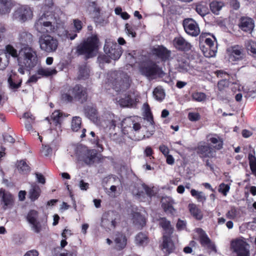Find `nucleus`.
Wrapping results in <instances>:
<instances>
[{
	"label": "nucleus",
	"mask_w": 256,
	"mask_h": 256,
	"mask_svg": "<svg viewBox=\"0 0 256 256\" xmlns=\"http://www.w3.org/2000/svg\"><path fill=\"white\" fill-rule=\"evenodd\" d=\"M38 62L37 52L31 46H25L19 50L18 70L21 74H24L26 70L30 72L33 70Z\"/></svg>",
	"instance_id": "nucleus-1"
},
{
	"label": "nucleus",
	"mask_w": 256,
	"mask_h": 256,
	"mask_svg": "<svg viewBox=\"0 0 256 256\" xmlns=\"http://www.w3.org/2000/svg\"><path fill=\"white\" fill-rule=\"evenodd\" d=\"M88 98L87 88L80 84H76L74 86H64L60 92L61 100L66 103H70L75 100L84 104L87 101Z\"/></svg>",
	"instance_id": "nucleus-2"
},
{
	"label": "nucleus",
	"mask_w": 256,
	"mask_h": 256,
	"mask_svg": "<svg viewBox=\"0 0 256 256\" xmlns=\"http://www.w3.org/2000/svg\"><path fill=\"white\" fill-rule=\"evenodd\" d=\"M100 40L96 34H92L82 42L76 48V54L84 56L86 60L96 56L99 49Z\"/></svg>",
	"instance_id": "nucleus-3"
},
{
	"label": "nucleus",
	"mask_w": 256,
	"mask_h": 256,
	"mask_svg": "<svg viewBox=\"0 0 256 256\" xmlns=\"http://www.w3.org/2000/svg\"><path fill=\"white\" fill-rule=\"evenodd\" d=\"M116 92L126 91L128 89L132 83V80L127 74L114 72L110 74L108 78Z\"/></svg>",
	"instance_id": "nucleus-4"
},
{
	"label": "nucleus",
	"mask_w": 256,
	"mask_h": 256,
	"mask_svg": "<svg viewBox=\"0 0 256 256\" xmlns=\"http://www.w3.org/2000/svg\"><path fill=\"white\" fill-rule=\"evenodd\" d=\"M56 18L52 13H44L34 24L36 30L40 33H47L52 25L54 24Z\"/></svg>",
	"instance_id": "nucleus-5"
},
{
	"label": "nucleus",
	"mask_w": 256,
	"mask_h": 256,
	"mask_svg": "<svg viewBox=\"0 0 256 256\" xmlns=\"http://www.w3.org/2000/svg\"><path fill=\"white\" fill-rule=\"evenodd\" d=\"M49 33L42 34L39 38V44L40 49L46 52H56L58 48V41Z\"/></svg>",
	"instance_id": "nucleus-6"
},
{
	"label": "nucleus",
	"mask_w": 256,
	"mask_h": 256,
	"mask_svg": "<svg viewBox=\"0 0 256 256\" xmlns=\"http://www.w3.org/2000/svg\"><path fill=\"white\" fill-rule=\"evenodd\" d=\"M139 70L141 74L147 78H152L163 74L162 68L153 61L142 63L139 66Z\"/></svg>",
	"instance_id": "nucleus-7"
},
{
	"label": "nucleus",
	"mask_w": 256,
	"mask_h": 256,
	"mask_svg": "<svg viewBox=\"0 0 256 256\" xmlns=\"http://www.w3.org/2000/svg\"><path fill=\"white\" fill-rule=\"evenodd\" d=\"M104 50L106 54L114 60H118L122 53V48L110 38L106 40Z\"/></svg>",
	"instance_id": "nucleus-8"
},
{
	"label": "nucleus",
	"mask_w": 256,
	"mask_h": 256,
	"mask_svg": "<svg viewBox=\"0 0 256 256\" xmlns=\"http://www.w3.org/2000/svg\"><path fill=\"white\" fill-rule=\"evenodd\" d=\"M194 150L203 161L206 158H212L216 156V152L214 148L204 142H198Z\"/></svg>",
	"instance_id": "nucleus-9"
},
{
	"label": "nucleus",
	"mask_w": 256,
	"mask_h": 256,
	"mask_svg": "<svg viewBox=\"0 0 256 256\" xmlns=\"http://www.w3.org/2000/svg\"><path fill=\"white\" fill-rule=\"evenodd\" d=\"M230 60L234 64L244 60L246 57L244 48L242 45L235 44L230 47L228 50Z\"/></svg>",
	"instance_id": "nucleus-10"
},
{
	"label": "nucleus",
	"mask_w": 256,
	"mask_h": 256,
	"mask_svg": "<svg viewBox=\"0 0 256 256\" xmlns=\"http://www.w3.org/2000/svg\"><path fill=\"white\" fill-rule=\"evenodd\" d=\"M196 232L198 234V237L196 240L199 242L202 247L211 250H216L214 244L212 242L206 232L202 228H197L196 230Z\"/></svg>",
	"instance_id": "nucleus-11"
},
{
	"label": "nucleus",
	"mask_w": 256,
	"mask_h": 256,
	"mask_svg": "<svg viewBox=\"0 0 256 256\" xmlns=\"http://www.w3.org/2000/svg\"><path fill=\"white\" fill-rule=\"evenodd\" d=\"M182 26L185 32L192 36H196L200 34V28L197 22L192 18L184 20Z\"/></svg>",
	"instance_id": "nucleus-12"
},
{
	"label": "nucleus",
	"mask_w": 256,
	"mask_h": 256,
	"mask_svg": "<svg viewBox=\"0 0 256 256\" xmlns=\"http://www.w3.org/2000/svg\"><path fill=\"white\" fill-rule=\"evenodd\" d=\"M32 16V10L30 6L26 5L18 7L14 13V18L22 22L31 19Z\"/></svg>",
	"instance_id": "nucleus-13"
},
{
	"label": "nucleus",
	"mask_w": 256,
	"mask_h": 256,
	"mask_svg": "<svg viewBox=\"0 0 256 256\" xmlns=\"http://www.w3.org/2000/svg\"><path fill=\"white\" fill-rule=\"evenodd\" d=\"M246 242L240 239H237L232 242L231 247L236 256H250V252L246 248Z\"/></svg>",
	"instance_id": "nucleus-14"
},
{
	"label": "nucleus",
	"mask_w": 256,
	"mask_h": 256,
	"mask_svg": "<svg viewBox=\"0 0 256 256\" xmlns=\"http://www.w3.org/2000/svg\"><path fill=\"white\" fill-rule=\"evenodd\" d=\"M47 33H54L62 39H64V36H66L68 33L64 22L60 18H56L54 24L52 26Z\"/></svg>",
	"instance_id": "nucleus-15"
},
{
	"label": "nucleus",
	"mask_w": 256,
	"mask_h": 256,
	"mask_svg": "<svg viewBox=\"0 0 256 256\" xmlns=\"http://www.w3.org/2000/svg\"><path fill=\"white\" fill-rule=\"evenodd\" d=\"M153 55L160 58L162 62H166L169 60L171 52L162 45L158 46L152 49Z\"/></svg>",
	"instance_id": "nucleus-16"
},
{
	"label": "nucleus",
	"mask_w": 256,
	"mask_h": 256,
	"mask_svg": "<svg viewBox=\"0 0 256 256\" xmlns=\"http://www.w3.org/2000/svg\"><path fill=\"white\" fill-rule=\"evenodd\" d=\"M238 26L243 32L251 34L254 28V22L251 18L242 16L239 20Z\"/></svg>",
	"instance_id": "nucleus-17"
},
{
	"label": "nucleus",
	"mask_w": 256,
	"mask_h": 256,
	"mask_svg": "<svg viewBox=\"0 0 256 256\" xmlns=\"http://www.w3.org/2000/svg\"><path fill=\"white\" fill-rule=\"evenodd\" d=\"M0 195L2 196V201L4 204L2 208L4 210L11 208L14 204V197L9 192H6L2 188L0 189Z\"/></svg>",
	"instance_id": "nucleus-18"
},
{
	"label": "nucleus",
	"mask_w": 256,
	"mask_h": 256,
	"mask_svg": "<svg viewBox=\"0 0 256 256\" xmlns=\"http://www.w3.org/2000/svg\"><path fill=\"white\" fill-rule=\"evenodd\" d=\"M114 240L115 243V249L122 250L127 244V238L126 234L122 232H116L114 234Z\"/></svg>",
	"instance_id": "nucleus-19"
},
{
	"label": "nucleus",
	"mask_w": 256,
	"mask_h": 256,
	"mask_svg": "<svg viewBox=\"0 0 256 256\" xmlns=\"http://www.w3.org/2000/svg\"><path fill=\"white\" fill-rule=\"evenodd\" d=\"M173 44L176 50L181 52H188L192 47L190 44L182 36L175 38L173 40Z\"/></svg>",
	"instance_id": "nucleus-20"
},
{
	"label": "nucleus",
	"mask_w": 256,
	"mask_h": 256,
	"mask_svg": "<svg viewBox=\"0 0 256 256\" xmlns=\"http://www.w3.org/2000/svg\"><path fill=\"white\" fill-rule=\"evenodd\" d=\"M209 141L213 144L212 148L216 152V150H220L224 148V139L218 134H210L206 136Z\"/></svg>",
	"instance_id": "nucleus-21"
},
{
	"label": "nucleus",
	"mask_w": 256,
	"mask_h": 256,
	"mask_svg": "<svg viewBox=\"0 0 256 256\" xmlns=\"http://www.w3.org/2000/svg\"><path fill=\"white\" fill-rule=\"evenodd\" d=\"M22 80L16 72L10 74L8 79V86L14 92L16 91L22 86Z\"/></svg>",
	"instance_id": "nucleus-22"
},
{
	"label": "nucleus",
	"mask_w": 256,
	"mask_h": 256,
	"mask_svg": "<svg viewBox=\"0 0 256 256\" xmlns=\"http://www.w3.org/2000/svg\"><path fill=\"white\" fill-rule=\"evenodd\" d=\"M96 156L95 150H89L86 147L83 153L82 159L86 164H92L94 162Z\"/></svg>",
	"instance_id": "nucleus-23"
},
{
	"label": "nucleus",
	"mask_w": 256,
	"mask_h": 256,
	"mask_svg": "<svg viewBox=\"0 0 256 256\" xmlns=\"http://www.w3.org/2000/svg\"><path fill=\"white\" fill-rule=\"evenodd\" d=\"M42 193V190L40 186L36 182H33L30 184V188L28 191V198L32 202H34L40 196Z\"/></svg>",
	"instance_id": "nucleus-24"
},
{
	"label": "nucleus",
	"mask_w": 256,
	"mask_h": 256,
	"mask_svg": "<svg viewBox=\"0 0 256 256\" xmlns=\"http://www.w3.org/2000/svg\"><path fill=\"white\" fill-rule=\"evenodd\" d=\"M188 208L190 214L194 219L200 220L203 218V213L196 204L194 203L189 204H188Z\"/></svg>",
	"instance_id": "nucleus-25"
},
{
	"label": "nucleus",
	"mask_w": 256,
	"mask_h": 256,
	"mask_svg": "<svg viewBox=\"0 0 256 256\" xmlns=\"http://www.w3.org/2000/svg\"><path fill=\"white\" fill-rule=\"evenodd\" d=\"M61 118L62 115L58 112H54L52 113L50 117V120L49 122L52 126H54V128L56 130H61Z\"/></svg>",
	"instance_id": "nucleus-26"
},
{
	"label": "nucleus",
	"mask_w": 256,
	"mask_h": 256,
	"mask_svg": "<svg viewBox=\"0 0 256 256\" xmlns=\"http://www.w3.org/2000/svg\"><path fill=\"white\" fill-rule=\"evenodd\" d=\"M58 72L56 68H50L40 67L37 70L36 74L41 78H48L57 74Z\"/></svg>",
	"instance_id": "nucleus-27"
},
{
	"label": "nucleus",
	"mask_w": 256,
	"mask_h": 256,
	"mask_svg": "<svg viewBox=\"0 0 256 256\" xmlns=\"http://www.w3.org/2000/svg\"><path fill=\"white\" fill-rule=\"evenodd\" d=\"M19 42L23 47L25 46H28L33 40V36L30 32L26 31H22L20 32L18 37Z\"/></svg>",
	"instance_id": "nucleus-28"
},
{
	"label": "nucleus",
	"mask_w": 256,
	"mask_h": 256,
	"mask_svg": "<svg viewBox=\"0 0 256 256\" xmlns=\"http://www.w3.org/2000/svg\"><path fill=\"white\" fill-rule=\"evenodd\" d=\"M16 166L18 172L21 174L28 175L31 170V168L26 163V160L18 161Z\"/></svg>",
	"instance_id": "nucleus-29"
},
{
	"label": "nucleus",
	"mask_w": 256,
	"mask_h": 256,
	"mask_svg": "<svg viewBox=\"0 0 256 256\" xmlns=\"http://www.w3.org/2000/svg\"><path fill=\"white\" fill-rule=\"evenodd\" d=\"M134 241L138 246H145L149 242V238L147 234L140 232L135 236Z\"/></svg>",
	"instance_id": "nucleus-30"
},
{
	"label": "nucleus",
	"mask_w": 256,
	"mask_h": 256,
	"mask_svg": "<svg viewBox=\"0 0 256 256\" xmlns=\"http://www.w3.org/2000/svg\"><path fill=\"white\" fill-rule=\"evenodd\" d=\"M13 6L12 0H0V14L9 13Z\"/></svg>",
	"instance_id": "nucleus-31"
},
{
	"label": "nucleus",
	"mask_w": 256,
	"mask_h": 256,
	"mask_svg": "<svg viewBox=\"0 0 256 256\" xmlns=\"http://www.w3.org/2000/svg\"><path fill=\"white\" fill-rule=\"evenodd\" d=\"M163 249H165L168 254L172 253L174 249V246L170 238L166 236H163L162 244Z\"/></svg>",
	"instance_id": "nucleus-32"
},
{
	"label": "nucleus",
	"mask_w": 256,
	"mask_h": 256,
	"mask_svg": "<svg viewBox=\"0 0 256 256\" xmlns=\"http://www.w3.org/2000/svg\"><path fill=\"white\" fill-rule=\"evenodd\" d=\"M116 225V219L108 218V214L104 215L102 219V226L105 228L110 229L115 228Z\"/></svg>",
	"instance_id": "nucleus-33"
},
{
	"label": "nucleus",
	"mask_w": 256,
	"mask_h": 256,
	"mask_svg": "<svg viewBox=\"0 0 256 256\" xmlns=\"http://www.w3.org/2000/svg\"><path fill=\"white\" fill-rule=\"evenodd\" d=\"M245 46L248 54L256 59V42L248 40L246 42Z\"/></svg>",
	"instance_id": "nucleus-34"
},
{
	"label": "nucleus",
	"mask_w": 256,
	"mask_h": 256,
	"mask_svg": "<svg viewBox=\"0 0 256 256\" xmlns=\"http://www.w3.org/2000/svg\"><path fill=\"white\" fill-rule=\"evenodd\" d=\"M205 35L206 34H204L200 35L199 37L200 42L201 43L204 42L208 46L206 48H208L210 50L212 51L214 54H215L216 50H214L215 48L214 46V41L210 38H206Z\"/></svg>",
	"instance_id": "nucleus-35"
},
{
	"label": "nucleus",
	"mask_w": 256,
	"mask_h": 256,
	"mask_svg": "<svg viewBox=\"0 0 256 256\" xmlns=\"http://www.w3.org/2000/svg\"><path fill=\"white\" fill-rule=\"evenodd\" d=\"M134 224L142 228L146 224V220L145 218L142 216L140 212H136L133 216Z\"/></svg>",
	"instance_id": "nucleus-36"
},
{
	"label": "nucleus",
	"mask_w": 256,
	"mask_h": 256,
	"mask_svg": "<svg viewBox=\"0 0 256 256\" xmlns=\"http://www.w3.org/2000/svg\"><path fill=\"white\" fill-rule=\"evenodd\" d=\"M253 152L254 154H248V159L252 173L256 177V157L254 156L255 152L254 151Z\"/></svg>",
	"instance_id": "nucleus-37"
},
{
	"label": "nucleus",
	"mask_w": 256,
	"mask_h": 256,
	"mask_svg": "<svg viewBox=\"0 0 256 256\" xmlns=\"http://www.w3.org/2000/svg\"><path fill=\"white\" fill-rule=\"evenodd\" d=\"M119 104L122 106H130L134 104V100L130 94H126L124 98L120 99Z\"/></svg>",
	"instance_id": "nucleus-38"
},
{
	"label": "nucleus",
	"mask_w": 256,
	"mask_h": 256,
	"mask_svg": "<svg viewBox=\"0 0 256 256\" xmlns=\"http://www.w3.org/2000/svg\"><path fill=\"white\" fill-rule=\"evenodd\" d=\"M190 194L198 202L204 203L206 200V198L202 192H198L194 189H192L190 190Z\"/></svg>",
	"instance_id": "nucleus-39"
},
{
	"label": "nucleus",
	"mask_w": 256,
	"mask_h": 256,
	"mask_svg": "<svg viewBox=\"0 0 256 256\" xmlns=\"http://www.w3.org/2000/svg\"><path fill=\"white\" fill-rule=\"evenodd\" d=\"M134 119L132 117H128L124 118L120 123L121 127L123 130H127L126 128H132Z\"/></svg>",
	"instance_id": "nucleus-40"
},
{
	"label": "nucleus",
	"mask_w": 256,
	"mask_h": 256,
	"mask_svg": "<svg viewBox=\"0 0 256 256\" xmlns=\"http://www.w3.org/2000/svg\"><path fill=\"white\" fill-rule=\"evenodd\" d=\"M85 112L86 114L90 120H94L97 119L98 112L96 108L88 106L85 108Z\"/></svg>",
	"instance_id": "nucleus-41"
},
{
	"label": "nucleus",
	"mask_w": 256,
	"mask_h": 256,
	"mask_svg": "<svg viewBox=\"0 0 256 256\" xmlns=\"http://www.w3.org/2000/svg\"><path fill=\"white\" fill-rule=\"evenodd\" d=\"M38 212L34 210H31L27 214L26 220L30 224H33L34 222L38 221Z\"/></svg>",
	"instance_id": "nucleus-42"
},
{
	"label": "nucleus",
	"mask_w": 256,
	"mask_h": 256,
	"mask_svg": "<svg viewBox=\"0 0 256 256\" xmlns=\"http://www.w3.org/2000/svg\"><path fill=\"white\" fill-rule=\"evenodd\" d=\"M110 120L109 121L108 126L110 129L114 130L116 125L118 124L120 122V118L114 114H110Z\"/></svg>",
	"instance_id": "nucleus-43"
},
{
	"label": "nucleus",
	"mask_w": 256,
	"mask_h": 256,
	"mask_svg": "<svg viewBox=\"0 0 256 256\" xmlns=\"http://www.w3.org/2000/svg\"><path fill=\"white\" fill-rule=\"evenodd\" d=\"M162 206L164 212L167 214H170L174 216L176 212V210L170 202H164L162 204Z\"/></svg>",
	"instance_id": "nucleus-44"
},
{
	"label": "nucleus",
	"mask_w": 256,
	"mask_h": 256,
	"mask_svg": "<svg viewBox=\"0 0 256 256\" xmlns=\"http://www.w3.org/2000/svg\"><path fill=\"white\" fill-rule=\"evenodd\" d=\"M82 119L79 116L74 117L72 122V129L73 131L77 132L80 128Z\"/></svg>",
	"instance_id": "nucleus-45"
},
{
	"label": "nucleus",
	"mask_w": 256,
	"mask_h": 256,
	"mask_svg": "<svg viewBox=\"0 0 256 256\" xmlns=\"http://www.w3.org/2000/svg\"><path fill=\"white\" fill-rule=\"evenodd\" d=\"M158 222L159 226L162 227L164 230L166 231L170 228V222L166 218H160L158 219Z\"/></svg>",
	"instance_id": "nucleus-46"
},
{
	"label": "nucleus",
	"mask_w": 256,
	"mask_h": 256,
	"mask_svg": "<svg viewBox=\"0 0 256 256\" xmlns=\"http://www.w3.org/2000/svg\"><path fill=\"white\" fill-rule=\"evenodd\" d=\"M5 51L6 54L10 55L13 58H17L18 59L19 56V52H18V50L10 44L6 46Z\"/></svg>",
	"instance_id": "nucleus-47"
},
{
	"label": "nucleus",
	"mask_w": 256,
	"mask_h": 256,
	"mask_svg": "<svg viewBox=\"0 0 256 256\" xmlns=\"http://www.w3.org/2000/svg\"><path fill=\"white\" fill-rule=\"evenodd\" d=\"M210 9L211 11L214 14H218V12L222 8V4L218 2H212L210 4Z\"/></svg>",
	"instance_id": "nucleus-48"
},
{
	"label": "nucleus",
	"mask_w": 256,
	"mask_h": 256,
	"mask_svg": "<svg viewBox=\"0 0 256 256\" xmlns=\"http://www.w3.org/2000/svg\"><path fill=\"white\" fill-rule=\"evenodd\" d=\"M192 100L198 102L204 101L206 98V95L202 92H194L192 94Z\"/></svg>",
	"instance_id": "nucleus-49"
},
{
	"label": "nucleus",
	"mask_w": 256,
	"mask_h": 256,
	"mask_svg": "<svg viewBox=\"0 0 256 256\" xmlns=\"http://www.w3.org/2000/svg\"><path fill=\"white\" fill-rule=\"evenodd\" d=\"M196 11L201 16H204L207 14L208 8L206 6L202 4H198L196 5Z\"/></svg>",
	"instance_id": "nucleus-50"
},
{
	"label": "nucleus",
	"mask_w": 256,
	"mask_h": 256,
	"mask_svg": "<svg viewBox=\"0 0 256 256\" xmlns=\"http://www.w3.org/2000/svg\"><path fill=\"white\" fill-rule=\"evenodd\" d=\"M89 74L86 66H80L78 70V78L80 79H86Z\"/></svg>",
	"instance_id": "nucleus-51"
},
{
	"label": "nucleus",
	"mask_w": 256,
	"mask_h": 256,
	"mask_svg": "<svg viewBox=\"0 0 256 256\" xmlns=\"http://www.w3.org/2000/svg\"><path fill=\"white\" fill-rule=\"evenodd\" d=\"M238 214L237 209L234 206H232L226 214V216L228 218L234 220L237 216Z\"/></svg>",
	"instance_id": "nucleus-52"
},
{
	"label": "nucleus",
	"mask_w": 256,
	"mask_h": 256,
	"mask_svg": "<svg viewBox=\"0 0 256 256\" xmlns=\"http://www.w3.org/2000/svg\"><path fill=\"white\" fill-rule=\"evenodd\" d=\"M197 243L194 240H190L188 244V246L184 248L183 252L186 254H192V248L196 247Z\"/></svg>",
	"instance_id": "nucleus-53"
},
{
	"label": "nucleus",
	"mask_w": 256,
	"mask_h": 256,
	"mask_svg": "<svg viewBox=\"0 0 256 256\" xmlns=\"http://www.w3.org/2000/svg\"><path fill=\"white\" fill-rule=\"evenodd\" d=\"M74 27L75 29V32H80L82 28L83 24L82 22L78 19L73 20Z\"/></svg>",
	"instance_id": "nucleus-54"
},
{
	"label": "nucleus",
	"mask_w": 256,
	"mask_h": 256,
	"mask_svg": "<svg viewBox=\"0 0 256 256\" xmlns=\"http://www.w3.org/2000/svg\"><path fill=\"white\" fill-rule=\"evenodd\" d=\"M154 94L158 100H162L164 98V94L162 90L156 88L154 90Z\"/></svg>",
	"instance_id": "nucleus-55"
},
{
	"label": "nucleus",
	"mask_w": 256,
	"mask_h": 256,
	"mask_svg": "<svg viewBox=\"0 0 256 256\" xmlns=\"http://www.w3.org/2000/svg\"><path fill=\"white\" fill-rule=\"evenodd\" d=\"M230 186L228 184L222 183L219 186V192L222 194L224 196H226L228 192L230 190Z\"/></svg>",
	"instance_id": "nucleus-56"
},
{
	"label": "nucleus",
	"mask_w": 256,
	"mask_h": 256,
	"mask_svg": "<svg viewBox=\"0 0 256 256\" xmlns=\"http://www.w3.org/2000/svg\"><path fill=\"white\" fill-rule=\"evenodd\" d=\"M98 60L100 63H110V56L107 54H103L100 55L98 58Z\"/></svg>",
	"instance_id": "nucleus-57"
},
{
	"label": "nucleus",
	"mask_w": 256,
	"mask_h": 256,
	"mask_svg": "<svg viewBox=\"0 0 256 256\" xmlns=\"http://www.w3.org/2000/svg\"><path fill=\"white\" fill-rule=\"evenodd\" d=\"M188 118L192 122H196L200 119V115L198 112H190L188 114Z\"/></svg>",
	"instance_id": "nucleus-58"
},
{
	"label": "nucleus",
	"mask_w": 256,
	"mask_h": 256,
	"mask_svg": "<svg viewBox=\"0 0 256 256\" xmlns=\"http://www.w3.org/2000/svg\"><path fill=\"white\" fill-rule=\"evenodd\" d=\"M23 118L26 119L25 122H34V116L30 112H24L23 114Z\"/></svg>",
	"instance_id": "nucleus-59"
},
{
	"label": "nucleus",
	"mask_w": 256,
	"mask_h": 256,
	"mask_svg": "<svg viewBox=\"0 0 256 256\" xmlns=\"http://www.w3.org/2000/svg\"><path fill=\"white\" fill-rule=\"evenodd\" d=\"M90 140L92 144H95L96 148H100L102 151L103 150V146L100 143V139L98 136L90 138Z\"/></svg>",
	"instance_id": "nucleus-60"
},
{
	"label": "nucleus",
	"mask_w": 256,
	"mask_h": 256,
	"mask_svg": "<svg viewBox=\"0 0 256 256\" xmlns=\"http://www.w3.org/2000/svg\"><path fill=\"white\" fill-rule=\"evenodd\" d=\"M54 3L53 0H44L42 9H43L44 11H46L49 8H52L54 6Z\"/></svg>",
	"instance_id": "nucleus-61"
},
{
	"label": "nucleus",
	"mask_w": 256,
	"mask_h": 256,
	"mask_svg": "<svg viewBox=\"0 0 256 256\" xmlns=\"http://www.w3.org/2000/svg\"><path fill=\"white\" fill-rule=\"evenodd\" d=\"M142 188L146 192V195L150 197H152L154 195V190L150 188L148 186H147L145 184H142Z\"/></svg>",
	"instance_id": "nucleus-62"
},
{
	"label": "nucleus",
	"mask_w": 256,
	"mask_h": 256,
	"mask_svg": "<svg viewBox=\"0 0 256 256\" xmlns=\"http://www.w3.org/2000/svg\"><path fill=\"white\" fill-rule=\"evenodd\" d=\"M32 225V228L33 230L36 233H39L42 230V226L40 222L38 220L34 222L33 224H30Z\"/></svg>",
	"instance_id": "nucleus-63"
},
{
	"label": "nucleus",
	"mask_w": 256,
	"mask_h": 256,
	"mask_svg": "<svg viewBox=\"0 0 256 256\" xmlns=\"http://www.w3.org/2000/svg\"><path fill=\"white\" fill-rule=\"evenodd\" d=\"M37 182L38 183L44 184L46 183V178L42 174L39 172H35Z\"/></svg>",
	"instance_id": "nucleus-64"
}]
</instances>
